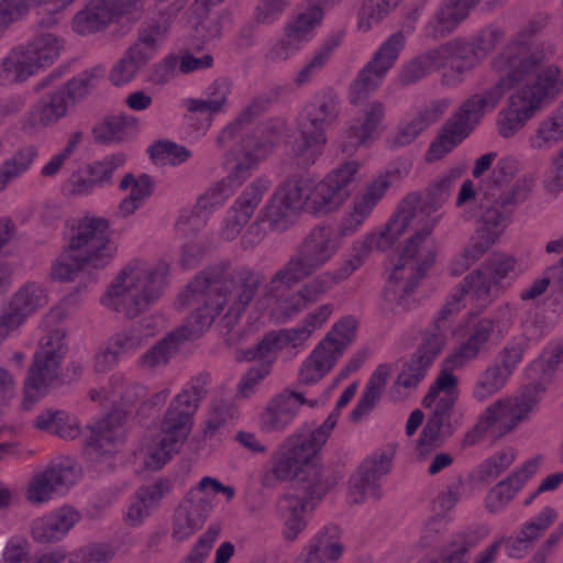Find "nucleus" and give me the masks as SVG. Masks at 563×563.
<instances>
[{
	"label": "nucleus",
	"mask_w": 563,
	"mask_h": 563,
	"mask_svg": "<svg viewBox=\"0 0 563 563\" xmlns=\"http://www.w3.org/2000/svg\"><path fill=\"white\" fill-rule=\"evenodd\" d=\"M343 36V32H336L328 35L321 42L297 73L294 79L297 86L309 84L327 66L335 49L341 45Z\"/></svg>",
	"instance_id": "45"
},
{
	"label": "nucleus",
	"mask_w": 563,
	"mask_h": 563,
	"mask_svg": "<svg viewBox=\"0 0 563 563\" xmlns=\"http://www.w3.org/2000/svg\"><path fill=\"white\" fill-rule=\"evenodd\" d=\"M262 104L260 101H252L232 122L224 126L216 139L219 147H224L229 143L236 141V153L241 154L243 159L238 162L229 175L221 181L232 192L241 186L256 168L257 163L263 159L275 143V139L266 137L262 140L257 133H246L247 126L261 113Z\"/></svg>",
	"instance_id": "9"
},
{
	"label": "nucleus",
	"mask_w": 563,
	"mask_h": 563,
	"mask_svg": "<svg viewBox=\"0 0 563 563\" xmlns=\"http://www.w3.org/2000/svg\"><path fill=\"white\" fill-rule=\"evenodd\" d=\"M154 334L155 330L152 320L145 318L115 333L110 343L111 346L115 347V351L124 356L133 354Z\"/></svg>",
	"instance_id": "47"
},
{
	"label": "nucleus",
	"mask_w": 563,
	"mask_h": 563,
	"mask_svg": "<svg viewBox=\"0 0 563 563\" xmlns=\"http://www.w3.org/2000/svg\"><path fill=\"white\" fill-rule=\"evenodd\" d=\"M401 0H364L357 13V29L368 32L393 12Z\"/></svg>",
	"instance_id": "55"
},
{
	"label": "nucleus",
	"mask_w": 563,
	"mask_h": 563,
	"mask_svg": "<svg viewBox=\"0 0 563 563\" xmlns=\"http://www.w3.org/2000/svg\"><path fill=\"white\" fill-rule=\"evenodd\" d=\"M385 104L380 100L368 102L353 124L342 135L340 147L344 153H352L357 146L374 139L385 118Z\"/></svg>",
	"instance_id": "28"
},
{
	"label": "nucleus",
	"mask_w": 563,
	"mask_h": 563,
	"mask_svg": "<svg viewBox=\"0 0 563 563\" xmlns=\"http://www.w3.org/2000/svg\"><path fill=\"white\" fill-rule=\"evenodd\" d=\"M309 185L292 176L280 183L258 213L263 221L275 232H284L307 210Z\"/></svg>",
	"instance_id": "16"
},
{
	"label": "nucleus",
	"mask_w": 563,
	"mask_h": 563,
	"mask_svg": "<svg viewBox=\"0 0 563 563\" xmlns=\"http://www.w3.org/2000/svg\"><path fill=\"white\" fill-rule=\"evenodd\" d=\"M563 142V100L539 121L528 137V144L536 151H550Z\"/></svg>",
	"instance_id": "41"
},
{
	"label": "nucleus",
	"mask_w": 563,
	"mask_h": 563,
	"mask_svg": "<svg viewBox=\"0 0 563 563\" xmlns=\"http://www.w3.org/2000/svg\"><path fill=\"white\" fill-rule=\"evenodd\" d=\"M406 45L402 31L393 33L375 52L372 59L357 73L349 89V100L357 104L383 82Z\"/></svg>",
	"instance_id": "18"
},
{
	"label": "nucleus",
	"mask_w": 563,
	"mask_h": 563,
	"mask_svg": "<svg viewBox=\"0 0 563 563\" xmlns=\"http://www.w3.org/2000/svg\"><path fill=\"white\" fill-rule=\"evenodd\" d=\"M508 90H510L508 81L499 77L483 93H476L465 100L449 122L460 134L467 136L485 112L494 110Z\"/></svg>",
	"instance_id": "25"
},
{
	"label": "nucleus",
	"mask_w": 563,
	"mask_h": 563,
	"mask_svg": "<svg viewBox=\"0 0 563 563\" xmlns=\"http://www.w3.org/2000/svg\"><path fill=\"white\" fill-rule=\"evenodd\" d=\"M25 318H30L48 303V294L38 283L27 282L7 300Z\"/></svg>",
	"instance_id": "49"
},
{
	"label": "nucleus",
	"mask_w": 563,
	"mask_h": 563,
	"mask_svg": "<svg viewBox=\"0 0 563 563\" xmlns=\"http://www.w3.org/2000/svg\"><path fill=\"white\" fill-rule=\"evenodd\" d=\"M360 165L350 161L330 172L321 181L316 183L306 176L299 180L309 185L307 210L314 214H327L338 210L352 195Z\"/></svg>",
	"instance_id": "15"
},
{
	"label": "nucleus",
	"mask_w": 563,
	"mask_h": 563,
	"mask_svg": "<svg viewBox=\"0 0 563 563\" xmlns=\"http://www.w3.org/2000/svg\"><path fill=\"white\" fill-rule=\"evenodd\" d=\"M114 19L104 0H87L85 7L73 18L71 27L77 34L89 35L103 30Z\"/></svg>",
	"instance_id": "44"
},
{
	"label": "nucleus",
	"mask_w": 563,
	"mask_h": 563,
	"mask_svg": "<svg viewBox=\"0 0 563 563\" xmlns=\"http://www.w3.org/2000/svg\"><path fill=\"white\" fill-rule=\"evenodd\" d=\"M230 93L231 82L227 78H218L206 88L203 97L188 98L184 104L189 112L207 114L201 123L207 131L212 124L213 115L224 112Z\"/></svg>",
	"instance_id": "36"
},
{
	"label": "nucleus",
	"mask_w": 563,
	"mask_h": 563,
	"mask_svg": "<svg viewBox=\"0 0 563 563\" xmlns=\"http://www.w3.org/2000/svg\"><path fill=\"white\" fill-rule=\"evenodd\" d=\"M558 518L552 507L543 510L525 522L516 536L503 538L507 554L511 558H523Z\"/></svg>",
	"instance_id": "33"
},
{
	"label": "nucleus",
	"mask_w": 563,
	"mask_h": 563,
	"mask_svg": "<svg viewBox=\"0 0 563 563\" xmlns=\"http://www.w3.org/2000/svg\"><path fill=\"white\" fill-rule=\"evenodd\" d=\"M340 112L341 103L338 93L331 88H325L318 91L305 107L298 125L325 132L327 128L338 120Z\"/></svg>",
	"instance_id": "35"
},
{
	"label": "nucleus",
	"mask_w": 563,
	"mask_h": 563,
	"mask_svg": "<svg viewBox=\"0 0 563 563\" xmlns=\"http://www.w3.org/2000/svg\"><path fill=\"white\" fill-rule=\"evenodd\" d=\"M22 48L36 70L54 63L63 49V43L54 34L43 33L35 36Z\"/></svg>",
	"instance_id": "50"
},
{
	"label": "nucleus",
	"mask_w": 563,
	"mask_h": 563,
	"mask_svg": "<svg viewBox=\"0 0 563 563\" xmlns=\"http://www.w3.org/2000/svg\"><path fill=\"white\" fill-rule=\"evenodd\" d=\"M79 514L71 507L64 506L54 512L35 519L31 533L41 543L60 540L79 520Z\"/></svg>",
	"instance_id": "37"
},
{
	"label": "nucleus",
	"mask_w": 563,
	"mask_h": 563,
	"mask_svg": "<svg viewBox=\"0 0 563 563\" xmlns=\"http://www.w3.org/2000/svg\"><path fill=\"white\" fill-rule=\"evenodd\" d=\"M509 377L497 364L487 366L474 385L473 397L478 401L488 399L503 389Z\"/></svg>",
	"instance_id": "58"
},
{
	"label": "nucleus",
	"mask_w": 563,
	"mask_h": 563,
	"mask_svg": "<svg viewBox=\"0 0 563 563\" xmlns=\"http://www.w3.org/2000/svg\"><path fill=\"white\" fill-rule=\"evenodd\" d=\"M35 71L22 47L12 49L0 63V85L23 81Z\"/></svg>",
	"instance_id": "53"
},
{
	"label": "nucleus",
	"mask_w": 563,
	"mask_h": 563,
	"mask_svg": "<svg viewBox=\"0 0 563 563\" xmlns=\"http://www.w3.org/2000/svg\"><path fill=\"white\" fill-rule=\"evenodd\" d=\"M539 29V23L530 22L492 62L493 69L500 74L501 79L508 81L510 89L530 73L544 66L543 63L555 53L551 43L530 46L529 41Z\"/></svg>",
	"instance_id": "10"
},
{
	"label": "nucleus",
	"mask_w": 563,
	"mask_h": 563,
	"mask_svg": "<svg viewBox=\"0 0 563 563\" xmlns=\"http://www.w3.org/2000/svg\"><path fill=\"white\" fill-rule=\"evenodd\" d=\"M459 367H451L443 360L441 369L422 399L424 408L430 415L450 419L451 411L459 398V378L453 374Z\"/></svg>",
	"instance_id": "27"
},
{
	"label": "nucleus",
	"mask_w": 563,
	"mask_h": 563,
	"mask_svg": "<svg viewBox=\"0 0 563 563\" xmlns=\"http://www.w3.org/2000/svg\"><path fill=\"white\" fill-rule=\"evenodd\" d=\"M332 484L298 483L278 499V511L285 520L284 538L286 540L294 541L306 528V512L314 507V499H321Z\"/></svg>",
	"instance_id": "19"
},
{
	"label": "nucleus",
	"mask_w": 563,
	"mask_h": 563,
	"mask_svg": "<svg viewBox=\"0 0 563 563\" xmlns=\"http://www.w3.org/2000/svg\"><path fill=\"white\" fill-rule=\"evenodd\" d=\"M263 282V273L247 265L220 262L196 275L179 301L192 307L191 312L206 330L220 313L228 325H233L254 300Z\"/></svg>",
	"instance_id": "3"
},
{
	"label": "nucleus",
	"mask_w": 563,
	"mask_h": 563,
	"mask_svg": "<svg viewBox=\"0 0 563 563\" xmlns=\"http://www.w3.org/2000/svg\"><path fill=\"white\" fill-rule=\"evenodd\" d=\"M321 23L320 11L305 9L285 23L283 32L284 35H288V37L303 47L312 41L316 35V30Z\"/></svg>",
	"instance_id": "51"
},
{
	"label": "nucleus",
	"mask_w": 563,
	"mask_h": 563,
	"mask_svg": "<svg viewBox=\"0 0 563 563\" xmlns=\"http://www.w3.org/2000/svg\"><path fill=\"white\" fill-rule=\"evenodd\" d=\"M65 335L60 330L45 334L38 343L33 364L24 384V409L40 399L46 388L58 377L62 360L65 355Z\"/></svg>",
	"instance_id": "14"
},
{
	"label": "nucleus",
	"mask_w": 563,
	"mask_h": 563,
	"mask_svg": "<svg viewBox=\"0 0 563 563\" xmlns=\"http://www.w3.org/2000/svg\"><path fill=\"white\" fill-rule=\"evenodd\" d=\"M125 163V156L122 153L106 156L102 161L95 162L87 167V172L95 186L102 187L111 184L113 173L121 168Z\"/></svg>",
	"instance_id": "62"
},
{
	"label": "nucleus",
	"mask_w": 563,
	"mask_h": 563,
	"mask_svg": "<svg viewBox=\"0 0 563 563\" xmlns=\"http://www.w3.org/2000/svg\"><path fill=\"white\" fill-rule=\"evenodd\" d=\"M103 75L104 68L97 66L90 70L82 71L77 77L69 80L62 90L66 92L67 100H79L84 98L90 89L96 87Z\"/></svg>",
	"instance_id": "61"
},
{
	"label": "nucleus",
	"mask_w": 563,
	"mask_h": 563,
	"mask_svg": "<svg viewBox=\"0 0 563 563\" xmlns=\"http://www.w3.org/2000/svg\"><path fill=\"white\" fill-rule=\"evenodd\" d=\"M299 137L291 148L292 158L299 167L308 168L316 164L324 152L328 137L325 132L298 125Z\"/></svg>",
	"instance_id": "43"
},
{
	"label": "nucleus",
	"mask_w": 563,
	"mask_h": 563,
	"mask_svg": "<svg viewBox=\"0 0 563 563\" xmlns=\"http://www.w3.org/2000/svg\"><path fill=\"white\" fill-rule=\"evenodd\" d=\"M512 321V309L509 305L499 306L494 318H481L467 323L463 330V340L444 358L451 367H465L476 360L481 353L486 352L493 341L496 329L503 323L509 328Z\"/></svg>",
	"instance_id": "17"
},
{
	"label": "nucleus",
	"mask_w": 563,
	"mask_h": 563,
	"mask_svg": "<svg viewBox=\"0 0 563 563\" xmlns=\"http://www.w3.org/2000/svg\"><path fill=\"white\" fill-rule=\"evenodd\" d=\"M390 185V173L377 175L353 198L338 229L325 223L314 225L267 283L269 294H276L282 288H292L332 261L342 246V239L361 230Z\"/></svg>",
	"instance_id": "1"
},
{
	"label": "nucleus",
	"mask_w": 563,
	"mask_h": 563,
	"mask_svg": "<svg viewBox=\"0 0 563 563\" xmlns=\"http://www.w3.org/2000/svg\"><path fill=\"white\" fill-rule=\"evenodd\" d=\"M416 202V196H406L401 199L396 213L386 223L384 229L366 234L368 238H373L372 244L374 250L385 251L390 249L409 228L415 230V233L418 232L420 227L415 221L412 213Z\"/></svg>",
	"instance_id": "34"
},
{
	"label": "nucleus",
	"mask_w": 563,
	"mask_h": 563,
	"mask_svg": "<svg viewBox=\"0 0 563 563\" xmlns=\"http://www.w3.org/2000/svg\"><path fill=\"white\" fill-rule=\"evenodd\" d=\"M219 493L223 494L228 501L235 495L232 486H225L210 476L202 477L198 485L186 494L175 510L173 538L184 541L200 530L213 508L214 495Z\"/></svg>",
	"instance_id": "11"
},
{
	"label": "nucleus",
	"mask_w": 563,
	"mask_h": 563,
	"mask_svg": "<svg viewBox=\"0 0 563 563\" xmlns=\"http://www.w3.org/2000/svg\"><path fill=\"white\" fill-rule=\"evenodd\" d=\"M450 106L449 99H435L420 108L415 115L400 121L393 137V144L395 146L411 144L423 131L441 120Z\"/></svg>",
	"instance_id": "29"
},
{
	"label": "nucleus",
	"mask_w": 563,
	"mask_h": 563,
	"mask_svg": "<svg viewBox=\"0 0 563 563\" xmlns=\"http://www.w3.org/2000/svg\"><path fill=\"white\" fill-rule=\"evenodd\" d=\"M537 404L538 399L529 390L494 401L479 416L477 423L466 432L462 445L464 448L475 445L487 433L493 438L505 435L526 419Z\"/></svg>",
	"instance_id": "12"
},
{
	"label": "nucleus",
	"mask_w": 563,
	"mask_h": 563,
	"mask_svg": "<svg viewBox=\"0 0 563 563\" xmlns=\"http://www.w3.org/2000/svg\"><path fill=\"white\" fill-rule=\"evenodd\" d=\"M38 0H0V32L22 21Z\"/></svg>",
	"instance_id": "64"
},
{
	"label": "nucleus",
	"mask_w": 563,
	"mask_h": 563,
	"mask_svg": "<svg viewBox=\"0 0 563 563\" xmlns=\"http://www.w3.org/2000/svg\"><path fill=\"white\" fill-rule=\"evenodd\" d=\"M285 289L286 288H282L276 294H269L268 288L266 287L267 295L276 298L275 303L271 309V317L279 323L289 321L307 309L299 290L284 296L280 292Z\"/></svg>",
	"instance_id": "57"
},
{
	"label": "nucleus",
	"mask_w": 563,
	"mask_h": 563,
	"mask_svg": "<svg viewBox=\"0 0 563 563\" xmlns=\"http://www.w3.org/2000/svg\"><path fill=\"white\" fill-rule=\"evenodd\" d=\"M533 187L530 177L519 178L509 189L485 192L481 200V220L470 243L463 249L464 256L473 264L499 240L511 221L516 208L526 201Z\"/></svg>",
	"instance_id": "8"
},
{
	"label": "nucleus",
	"mask_w": 563,
	"mask_h": 563,
	"mask_svg": "<svg viewBox=\"0 0 563 563\" xmlns=\"http://www.w3.org/2000/svg\"><path fill=\"white\" fill-rule=\"evenodd\" d=\"M271 187L272 180L267 176L255 178L235 199L231 209L240 213L243 220H250Z\"/></svg>",
	"instance_id": "54"
},
{
	"label": "nucleus",
	"mask_w": 563,
	"mask_h": 563,
	"mask_svg": "<svg viewBox=\"0 0 563 563\" xmlns=\"http://www.w3.org/2000/svg\"><path fill=\"white\" fill-rule=\"evenodd\" d=\"M206 329L191 312L184 324L166 334L155 345L143 353L137 365L146 371H154L166 366L170 358L179 351L183 343L200 336Z\"/></svg>",
	"instance_id": "23"
},
{
	"label": "nucleus",
	"mask_w": 563,
	"mask_h": 563,
	"mask_svg": "<svg viewBox=\"0 0 563 563\" xmlns=\"http://www.w3.org/2000/svg\"><path fill=\"white\" fill-rule=\"evenodd\" d=\"M343 552L340 528L328 525L309 540L299 554L297 563H338Z\"/></svg>",
	"instance_id": "31"
},
{
	"label": "nucleus",
	"mask_w": 563,
	"mask_h": 563,
	"mask_svg": "<svg viewBox=\"0 0 563 563\" xmlns=\"http://www.w3.org/2000/svg\"><path fill=\"white\" fill-rule=\"evenodd\" d=\"M37 151L33 146L22 148L0 165V192L14 179L21 177L33 164Z\"/></svg>",
	"instance_id": "56"
},
{
	"label": "nucleus",
	"mask_w": 563,
	"mask_h": 563,
	"mask_svg": "<svg viewBox=\"0 0 563 563\" xmlns=\"http://www.w3.org/2000/svg\"><path fill=\"white\" fill-rule=\"evenodd\" d=\"M496 291L497 289L490 282L487 272L482 268L475 269L453 288L445 303L439 310L434 322L441 324L446 330V320L464 308L466 301H470L477 308H486L493 301Z\"/></svg>",
	"instance_id": "20"
},
{
	"label": "nucleus",
	"mask_w": 563,
	"mask_h": 563,
	"mask_svg": "<svg viewBox=\"0 0 563 563\" xmlns=\"http://www.w3.org/2000/svg\"><path fill=\"white\" fill-rule=\"evenodd\" d=\"M146 64V62L139 58L135 53L128 48L124 55L111 68L109 80L117 87L126 85L136 77L139 70Z\"/></svg>",
	"instance_id": "59"
},
{
	"label": "nucleus",
	"mask_w": 563,
	"mask_h": 563,
	"mask_svg": "<svg viewBox=\"0 0 563 563\" xmlns=\"http://www.w3.org/2000/svg\"><path fill=\"white\" fill-rule=\"evenodd\" d=\"M68 100L64 90L42 98L35 106V112L41 123L51 124L66 114Z\"/></svg>",
	"instance_id": "60"
},
{
	"label": "nucleus",
	"mask_w": 563,
	"mask_h": 563,
	"mask_svg": "<svg viewBox=\"0 0 563 563\" xmlns=\"http://www.w3.org/2000/svg\"><path fill=\"white\" fill-rule=\"evenodd\" d=\"M539 110L527 97L517 90L509 98L507 108L501 110L498 115V130L503 137H511L533 117Z\"/></svg>",
	"instance_id": "39"
},
{
	"label": "nucleus",
	"mask_w": 563,
	"mask_h": 563,
	"mask_svg": "<svg viewBox=\"0 0 563 563\" xmlns=\"http://www.w3.org/2000/svg\"><path fill=\"white\" fill-rule=\"evenodd\" d=\"M208 373H200L172 400L161 424V439L147 448L148 468L163 467L177 453L192 428V417L207 393Z\"/></svg>",
	"instance_id": "7"
},
{
	"label": "nucleus",
	"mask_w": 563,
	"mask_h": 563,
	"mask_svg": "<svg viewBox=\"0 0 563 563\" xmlns=\"http://www.w3.org/2000/svg\"><path fill=\"white\" fill-rule=\"evenodd\" d=\"M462 172L452 168L440 175L428 188L424 201L418 192L413 208L415 221L420 227L405 244L383 291L382 309L385 312L399 313L409 308L410 295L418 285L423 266L432 258L430 250L424 246L431 232L442 218L438 211L449 200L451 191L461 178Z\"/></svg>",
	"instance_id": "2"
},
{
	"label": "nucleus",
	"mask_w": 563,
	"mask_h": 563,
	"mask_svg": "<svg viewBox=\"0 0 563 563\" xmlns=\"http://www.w3.org/2000/svg\"><path fill=\"white\" fill-rule=\"evenodd\" d=\"M443 46L448 67H450L456 76H451L445 73L442 77V82L444 85H456L461 82L462 75L475 66L476 53L472 44L463 38H453L444 43Z\"/></svg>",
	"instance_id": "42"
},
{
	"label": "nucleus",
	"mask_w": 563,
	"mask_h": 563,
	"mask_svg": "<svg viewBox=\"0 0 563 563\" xmlns=\"http://www.w3.org/2000/svg\"><path fill=\"white\" fill-rule=\"evenodd\" d=\"M137 125V119L131 115H113L106 118L92 129L97 143H120L131 136L132 130Z\"/></svg>",
	"instance_id": "48"
},
{
	"label": "nucleus",
	"mask_w": 563,
	"mask_h": 563,
	"mask_svg": "<svg viewBox=\"0 0 563 563\" xmlns=\"http://www.w3.org/2000/svg\"><path fill=\"white\" fill-rule=\"evenodd\" d=\"M445 331L439 323L423 334L422 342L398 374L396 385L408 389L417 388L445 344Z\"/></svg>",
	"instance_id": "21"
},
{
	"label": "nucleus",
	"mask_w": 563,
	"mask_h": 563,
	"mask_svg": "<svg viewBox=\"0 0 563 563\" xmlns=\"http://www.w3.org/2000/svg\"><path fill=\"white\" fill-rule=\"evenodd\" d=\"M390 373L391 366L388 364L378 365L377 368L372 373L361 398L351 412V420L353 422L360 421L364 416H367L369 412H372L386 388Z\"/></svg>",
	"instance_id": "46"
},
{
	"label": "nucleus",
	"mask_w": 563,
	"mask_h": 563,
	"mask_svg": "<svg viewBox=\"0 0 563 563\" xmlns=\"http://www.w3.org/2000/svg\"><path fill=\"white\" fill-rule=\"evenodd\" d=\"M167 26L159 22H151L139 30L136 42L129 48L144 62L148 63L166 38Z\"/></svg>",
	"instance_id": "52"
},
{
	"label": "nucleus",
	"mask_w": 563,
	"mask_h": 563,
	"mask_svg": "<svg viewBox=\"0 0 563 563\" xmlns=\"http://www.w3.org/2000/svg\"><path fill=\"white\" fill-rule=\"evenodd\" d=\"M391 459L385 453L366 459L350 478L349 494L352 503L379 497V481L390 471Z\"/></svg>",
	"instance_id": "26"
},
{
	"label": "nucleus",
	"mask_w": 563,
	"mask_h": 563,
	"mask_svg": "<svg viewBox=\"0 0 563 563\" xmlns=\"http://www.w3.org/2000/svg\"><path fill=\"white\" fill-rule=\"evenodd\" d=\"M117 252L109 221L100 217H85L73 227L67 246L52 265V277L69 282L80 271L104 269Z\"/></svg>",
	"instance_id": "4"
},
{
	"label": "nucleus",
	"mask_w": 563,
	"mask_h": 563,
	"mask_svg": "<svg viewBox=\"0 0 563 563\" xmlns=\"http://www.w3.org/2000/svg\"><path fill=\"white\" fill-rule=\"evenodd\" d=\"M167 273L168 266L164 263L131 261L110 284L102 303L128 319H135L162 296Z\"/></svg>",
	"instance_id": "5"
},
{
	"label": "nucleus",
	"mask_w": 563,
	"mask_h": 563,
	"mask_svg": "<svg viewBox=\"0 0 563 563\" xmlns=\"http://www.w3.org/2000/svg\"><path fill=\"white\" fill-rule=\"evenodd\" d=\"M478 2L479 0H442L424 26L426 37L439 40L450 35Z\"/></svg>",
	"instance_id": "32"
},
{
	"label": "nucleus",
	"mask_w": 563,
	"mask_h": 563,
	"mask_svg": "<svg viewBox=\"0 0 563 563\" xmlns=\"http://www.w3.org/2000/svg\"><path fill=\"white\" fill-rule=\"evenodd\" d=\"M338 417V412H331L323 423L303 441L288 437L273 454L269 462L271 467L264 475L263 484L272 486L276 481L292 479L300 474H305L300 483H332L328 478H323L324 470L316 459L336 424Z\"/></svg>",
	"instance_id": "6"
},
{
	"label": "nucleus",
	"mask_w": 563,
	"mask_h": 563,
	"mask_svg": "<svg viewBox=\"0 0 563 563\" xmlns=\"http://www.w3.org/2000/svg\"><path fill=\"white\" fill-rule=\"evenodd\" d=\"M148 153L153 159L174 166L185 163L191 156V152L187 147L170 141L154 143L150 146Z\"/></svg>",
	"instance_id": "63"
},
{
	"label": "nucleus",
	"mask_w": 563,
	"mask_h": 563,
	"mask_svg": "<svg viewBox=\"0 0 563 563\" xmlns=\"http://www.w3.org/2000/svg\"><path fill=\"white\" fill-rule=\"evenodd\" d=\"M533 73L534 77L518 90L540 109L563 92V69L556 64H548Z\"/></svg>",
	"instance_id": "30"
},
{
	"label": "nucleus",
	"mask_w": 563,
	"mask_h": 563,
	"mask_svg": "<svg viewBox=\"0 0 563 563\" xmlns=\"http://www.w3.org/2000/svg\"><path fill=\"white\" fill-rule=\"evenodd\" d=\"M169 483L159 479L151 485L141 487L134 495L126 515L125 521L133 527L142 525L152 510L156 508L163 497L169 492Z\"/></svg>",
	"instance_id": "40"
},
{
	"label": "nucleus",
	"mask_w": 563,
	"mask_h": 563,
	"mask_svg": "<svg viewBox=\"0 0 563 563\" xmlns=\"http://www.w3.org/2000/svg\"><path fill=\"white\" fill-rule=\"evenodd\" d=\"M355 330L356 321L352 317L338 321L300 365L298 384L310 386L320 382L352 343Z\"/></svg>",
	"instance_id": "13"
},
{
	"label": "nucleus",
	"mask_w": 563,
	"mask_h": 563,
	"mask_svg": "<svg viewBox=\"0 0 563 563\" xmlns=\"http://www.w3.org/2000/svg\"><path fill=\"white\" fill-rule=\"evenodd\" d=\"M121 442V428L108 416L90 427V435L86 441V453L91 461L112 456Z\"/></svg>",
	"instance_id": "38"
},
{
	"label": "nucleus",
	"mask_w": 563,
	"mask_h": 563,
	"mask_svg": "<svg viewBox=\"0 0 563 563\" xmlns=\"http://www.w3.org/2000/svg\"><path fill=\"white\" fill-rule=\"evenodd\" d=\"M303 405L313 408L318 406V400L307 399L302 393L284 389L264 405L258 416V428L265 433L284 432Z\"/></svg>",
	"instance_id": "22"
},
{
	"label": "nucleus",
	"mask_w": 563,
	"mask_h": 563,
	"mask_svg": "<svg viewBox=\"0 0 563 563\" xmlns=\"http://www.w3.org/2000/svg\"><path fill=\"white\" fill-rule=\"evenodd\" d=\"M76 479L73 466L62 463L49 464L32 475L26 486L25 499L31 505H42L55 495L67 492Z\"/></svg>",
	"instance_id": "24"
}]
</instances>
